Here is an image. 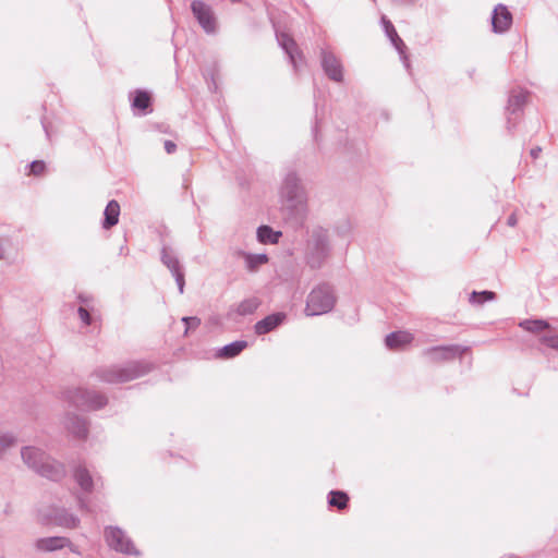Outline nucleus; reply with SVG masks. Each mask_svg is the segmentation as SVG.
I'll use <instances>...</instances> for the list:
<instances>
[{
	"mask_svg": "<svg viewBox=\"0 0 558 558\" xmlns=\"http://www.w3.org/2000/svg\"><path fill=\"white\" fill-rule=\"evenodd\" d=\"M277 40L281 48L284 50V52L288 54L291 64L296 70V56H299L300 53L294 39L291 38L288 34L280 33L277 34Z\"/></svg>",
	"mask_w": 558,
	"mask_h": 558,
	"instance_id": "412c9836",
	"label": "nucleus"
},
{
	"mask_svg": "<svg viewBox=\"0 0 558 558\" xmlns=\"http://www.w3.org/2000/svg\"><path fill=\"white\" fill-rule=\"evenodd\" d=\"M182 322L185 325V333H187L190 329H196L201 326V319L196 316H185L182 318Z\"/></svg>",
	"mask_w": 558,
	"mask_h": 558,
	"instance_id": "2f4dec72",
	"label": "nucleus"
},
{
	"mask_svg": "<svg viewBox=\"0 0 558 558\" xmlns=\"http://www.w3.org/2000/svg\"><path fill=\"white\" fill-rule=\"evenodd\" d=\"M284 319H286L284 313L278 312V313L270 314V315L266 316L265 318L258 320L254 326V330H255L256 335H258V336L266 335V333L272 331L274 329H276L279 325H281Z\"/></svg>",
	"mask_w": 558,
	"mask_h": 558,
	"instance_id": "2eb2a0df",
	"label": "nucleus"
},
{
	"mask_svg": "<svg viewBox=\"0 0 558 558\" xmlns=\"http://www.w3.org/2000/svg\"><path fill=\"white\" fill-rule=\"evenodd\" d=\"M527 97L529 93L523 89H513L510 93L507 106V123L509 130L515 125L517 114L522 111Z\"/></svg>",
	"mask_w": 558,
	"mask_h": 558,
	"instance_id": "f8f14e48",
	"label": "nucleus"
},
{
	"mask_svg": "<svg viewBox=\"0 0 558 558\" xmlns=\"http://www.w3.org/2000/svg\"><path fill=\"white\" fill-rule=\"evenodd\" d=\"M330 250L328 230L323 227L313 228L306 244V260L310 267L320 268L328 258Z\"/></svg>",
	"mask_w": 558,
	"mask_h": 558,
	"instance_id": "20e7f679",
	"label": "nucleus"
},
{
	"mask_svg": "<svg viewBox=\"0 0 558 558\" xmlns=\"http://www.w3.org/2000/svg\"><path fill=\"white\" fill-rule=\"evenodd\" d=\"M65 428L76 438L84 439L87 436V422L85 418L68 414L64 421Z\"/></svg>",
	"mask_w": 558,
	"mask_h": 558,
	"instance_id": "dca6fc26",
	"label": "nucleus"
},
{
	"mask_svg": "<svg viewBox=\"0 0 558 558\" xmlns=\"http://www.w3.org/2000/svg\"><path fill=\"white\" fill-rule=\"evenodd\" d=\"M77 314L81 318V320L85 324V325H90L92 324V316L89 314V311L87 307L85 306H80L77 308Z\"/></svg>",
	"mask_w": 558,
	"mask_h": 558,
	"instance_id": "72a5a7b5",
	"label": "nucleus"
},
{
	"mask_svg": "<svg viewBox=\"0 0 558 558\" xmlns=\"http://www.w3.org/2000/svg\"><path fill=\"white\" fill-rule=\"evenodd\" d=\"M381 22H383V25H384L385 33H386L387 37L390 39L391 44L393 45V47L398 51V53H399V56H400L404 66L409 68L410 64H409L408 56L405 54V49H407L405 44L399 37L395 26L392 25V23L389 20H387L385 16H383L381 17Z\"/></svg>",
	"mask_w": 558,
	"mask_h": 558,
	"instance_id": "ddd939ff",
	"label": "nucleus"
},
{
	"mask_svg": "<svg viewBox=\"0 0 558 558\" xmlns=\"http://www.w3.org/2000/svg\"><path fill=\"white\" fill-rule=\"evenodd\" d=\"M150 95L146 90L137 89L132 100V107L142 111L150 106Z\"/></svg>",
	"mask_w": 558,
	"mask_h": 558,
	"instance_id": "c756f323",
	"label": "nucleus"
},
{
	"mask_svg": "<svg viewBox=\"0 0 558 558\" xmlns=\"http://www.w3.org/2000/svg\"><path fill=\"white\" fill-rule=\"evenodd\" d=\"M517 223H518V219H517L515 214H511V215L508 217L507 225H508L509 227H514V226H517Z\"/></svg>",
	"mask_w": 558,
	"mask_h": 558,
	"instance_id": "ea45409f",
	"label": "nucleus"
},
{
	"mask_svg": "<svg viewBox=\"0 0 558 558\" xmlns=\"http://www.w3.org/2000/svg\"><path fill=\"white\" fill-rule=\"evenodd\" d=\"M257 240L263 244H276L278 243L282 233L280 231H275L269 226H260L256 231Z\"/></svg>",
	"mask_w": 558,
	"mask_h": 558,
	"instance_id": "393cba45",
	"label": "nucleus"
},
{
	"mask_svg": "<svg viewBox=\"0 0 558 558\" xmlns=\"http://www.w3.org/2000/svg\"><path fill=\"white\" fill-rule=\"evenodd\" d=\"M73 477L77 485L81 487V489L84 493H92L95 485L99 482L100 478H97L96 481L93 478L90 472L86 469L84 465H77L74 469Z\"/></svg>",
	"mask_w": 558,
	"mask_h": 558,
	"instance_id": "f3484780",
	"label": "nucleus"
},
{
	"mask_svg": "<svg viewBox=\"0 0 558 558\" xmlns=\"http://www.w3.org/2000/svg\"><path fill=\"white\" fill-rule=\"evenodd\" d=\"M44 129H45V133L48 134V130H47L46 125H44Z\"/></svg>",
	"mask_w": 558,
	"mask_h": 558,
	"instance_id": "a18cd8bd",
	"label": "nucleus"
},
{
	"mask_svg": "<svg viewBox=\"0 0 558 558\" xmlns=\"http://www.w3.org/2000/svg\"><path fill=\"white\" fill-rule=\"evenodd\" d=\"M469 351L468 347L459 344L433 347L424 351V355L432 362L451 361L461 357Z\"/></svg>",
	"mask_w": 558,
	"mask_h": 558,
	"instance_id": "1a4fd4ad",
	"label": "nucleus"
},
{
	"mask_svg": "<svg viewBox=\"0 0 558 558\" xmlns=\"http://www.w3.org/2000/svg\"><path fill=\"white\" fill-rule=\"evenodd\" d=\"M350 231V223L349 222H345L343 228H338V233L344 235L345 233H348Z\"/></svg>",
	"mask_w": 558,
	"mask_h": 558,
	"instance_id": "79ce46f5",
	"label": "nucleus"
},
{
	"mask_svg": "<svg viewBox=\"0 0 558 558\" xmlns=\"http://www.w3.org/2000/svg\"><path fill=\"white\" fill-rule=\"evenodd\" d=\"M46 165L41 160H35L31 162L29 170L34 175H40L45 171Z\"/></svg>",
	"mask_w": 558,
	"mask_h": 558,
	"instance_id": "473e14b6",
	"label": "nucleus"
},
{
	"mask_svg": "<svg viewBox=\"0 0 558 558\" xmlns=\"http://www.w3.org/2000/svg\"><path fill=\"white\" fill-rule=\"evenodd\" d=\"M161 262L174 277L179 292L182 294L184 292V284H185L184 271L180 264V260L178 259L177 255L173 253V251L170 247H168V246L162 247Z\"/></svg>",
	"mask_w": 558,
	"mask_h": 558,
	"instance_id": "9b49d317",
	"label": "nucleus"
},
{
	"mask_svg": "<svg viewBox=\"0 0 558 558\" xmlns=\"http://www.w3.org/2000/svg\"><path fill=\"white\" fill-rule=\"evenodd\" d=\"M104 536L111 549L124 555H140L132 539L119 526H107Z\"/></svg>",
	"mask_w": 558,
	"mask_h": 558,
	"instance_id": "0eeeda50",
	"label": "nucleus"
},
{
	"mask_svg": "<svg viewBox=\"0 0 558 558\" xmlns=\"http://www.w3.org/2000/svg\"><path fill=\"white\" fill-rule=\"evenodd\" d=\"M21 458L28 469L50 481H61L66 474L64 464L50 457L38 447H22Z\"/></svg>",
	"mask_w": 558,
	"mask_h": 558,
	"instance_id": "f03ea898",
	"label": "nucleus"
},
{
	"mask_svg": "<svg viewBox=\"0 0 558 558\" xmlns=\"http://www.w3.org/2000/svg\"><path fill=\"white\" fill-rule=\"evenodd\" d=\"M52 522L58 526L75 529L80 524V519L65 509H56L53 511Z\"/></svg>",
	"mask_w": 558,
	"mask_h": 558,
	"instance_id": "4be33fe9",
	"label": "nucleus"
},
{
	"mask_svg": "<svg viewBox=\"0 0 558 558\" xmlns=\"http://www.w3.org/2000/svg\"><path fill=\"white\" fill-rule=\"evenodd\" d=\"M393 2L400 5H413L415 0H393Z\"/></svg>",
	"mask_w": 558,
	"mask_h": 558,
	"instance_id": "a19ab883",
	"label": "nucleus"
},
{
	"mask_svg": "<svg viewBox=\"0 0 558 558\" xmlns=\"http://www.w3.org/2000/svg\"><path fill=\"white\" fill-rule=\"evenodd\" d=\"M542 342L549 348L558 349V335H547L542 338Z\"/></svg>",
	"mask_w": 558,
	"mask_h": 558,
	"instance_id": "f704fd0d",
	"label": "nucleus"
},
{
	"mask_svg": "<svg viewBox=\"0 0 558 558\" xmlns=\"http://www.w3.org/2000/svg\"><path fill=\"white\" fill-rule=\"evenodd\" d=\"M413 340L412 333L408 331H395L386 336L385 344L391 350H400Z\"/></svg>",
	"mask_w": 558,
	"mask_h": 558,
	"instance_id": "aec40b11",
	"label": "nucleus"
},
{
	"mask_svg": "<svg viewBox=\"0 0 558 558\" xmlns=\"http://www.w3.org/2000/svg\"><path fill=\"white\" fill-rule=\"evenodd\" d=\"M245 260V266L250 271H256L262 265L268 263L266 254L241 253Z\"/></svg>",
	"mask_w": 558,
	"mask_h": 558,
	"instance_id": "bb28decb",
	"label": "nucleus"
},
{
	"mask_svg": "<svg viewBox=\"0 0 558 558\" xmlns=\"http://www.w3.org/2000/svg\"><path fill=\"white\" fill-rule=\"evenodd\" d=\"M151 369V365L146 362H130L125 365H113L99 368L96 372L97 377L108 384H122L136 379Z\"/></svg>",
	"mask_w": 558,
	"mask_h": 558,
	"instance_id": "7ed1b4c3",
	"label": "nucleus"
},
{
	"mask_svg": "<svg viewBox=\"0 0 558 558\" xmlns=\"http://www.w3.org/2000/svg\"><path fill=\"white\" fill-rule=\"evenodd\" d=\"M520 327L526 331L538 333L549 328V324L544 319H525L520 323Z\"/></svg>",
	"mask_w": 558,
	"mask_h": 558,
	"instance_id": "cd10ccee",
	"label": "nucleus"
},
{
	"mask_svg": "<svg viewBox=\"0 0 558 558\" xmlns=\"http://www.w3.org/2000/svg\"><path fill=\"white\" fill-rule=\"evenodd\" d=\"M63 397L71 405L82 410H98L108 402L105 395L83 388L68 389Z\"/></svg>",
	"mask_w": 558,
	"mask_h": 558,
	"instance_id": "423d86ee",
	"label": "nucleus"
},
{
	"mask_svg": "<svg viewBox=\"0 0 558 558\" xmlns=\"http://www.w3.org/2000/svg\"><path fill=\"white\" fill-rule=\"evenodd\" d=\"M68 547L70 548V550H71L72 553L80 554V551H78L77 547H76V546H74L72 543H71V546H68Z\"/></svg>",
	"mask_w": 558,
	"mask_h": 558,
	"instance_id": "c03bdc74",
	"label": "nucleus"
},
{
	"mask_svg": "<svg viewBox=\"0 0 558 558\" xmlns=\"http://www.w3.org/2000/svg\"><path fill=\"white\" fill-rule=\"evenodd\" d=\"M512 24V14L504 4H498L493 12L492 26L495 33H505Z\"/></svg>",
	"mask_w": 558,
	"mask_h": 558,
	"instance_id": "4468645a",
	"label": "nucleus"
},
{
	"mask_svg": "<svg viewBox=\"0 0 558 558\" xmlns=\"http://www.w3.org/2000/svg\"><path fill=\"white\" fill-rule=\"evenodd\" d=\"M260 305L259 299L252 296L241 301L234 307H231L227 314L228 318H233L234 314L240 316L252 315Z\"/></svg>",
	"mask_w": 558,
	"mask_h": 558,
	"instance_id": "6ab92c4d",
	"label": "nucleus"
},
{
	"mask_svg": "<svg viewBox=\"0 0 558 558\" xmlns=\"http://www.w3.org/2000/svg\"><path fill=\"white\" fill-rule=\"evenodd\" d=\"M231 2H240L241 0H230Z\"/></svg>",
	"mask_w": 558,
	"mask_h": 558,
	"instance_id": "49530a36",
	"label": "nucleus"
},
{
	"mask_svg": "<svg viewBox=\"0 0 558 558\" xmlns=\"http://www.w3.org/2000/svg\"><path fill=\"white\" fill-rule=\"evenodd\" d=\"M19 439L15 433L0 430V460H4L8 453L17 446Z\"/></svg>",
	"mask_w": 558,
	"mask_h": 558,
	"instance_id": "5701e85b",
	"label": "nucleus"
},
{
	"mask_svg": "<svg viewBox=\"0 0 558 558\" xmlns=\"http://www.w3.org/2000/svg\"><path fill=\"white\" fill-rule=\"evenodd\" d=\"M336 303L332 288L327 284H319L314 288L306 301L305 313L307 316H318L330 312Z\"/></svg>",
	"mask_w": 558,
	"mask_h": 558,
	"instance_id": "39448f33",
	"label": "nucleus"
},
{
	"mask_svg": "<svg viewBox=\"0 0 558 558\" xmlns=\"http://www.w3.org/2000/svg\"><path fill=\"white\" fill-rule=\"evenodd\" d=\"M102 228L110 229L119 222L120 205L117 201H110L104 211Z\"/></svg>",
	"mask_w": 558,
	"mask_h": 558,
	"instance_id": "b1692460",
	"label": "nucleus"
},
{
	"mask_svg": "<svg viewBox=\"0 0 558 558\" xmlns=\"http://www.w3.org/2000/svg\"><path fill=\"white\" fill-rule=\"evenodd\" d=\"M36 548L40 551H56L71 546V541L63 536H51L37 539Z\"/></svg>",
	"mask_w": 558,
	"mask_h": 558,
	"instance_id": "a211bd4d",
	"label": "nucleus"
},
{
	"mask_svg": "<svg viewBox=\"0 0 558 558\" xmlns=\"http://www.w3.org/2000/svg\"><path fill=\"white\" fill-rule=\"evenodd\" d=\"M280 210L284 222L294 230L302 229L308 217L305 186L294 170H288L279 187Z\"/></svg>",
	"mask_w": 558,
	"mask_h": 558,
	"instance_id": "f257e3e1",
	"label": "nucleus"
},
{
	"mask_svg": "<svg viewBox=\"0 0 558 558\" xmlns=\"http://www.w3.org/2000/svg\"><path fill=\"white\" fill-rule=\"evenodd\" d=\"M496 299V293L493 292V291H481V292H476V291H473L470 295V303L472 304H477V305H482L483 303L487 302V301H493Z\"/></svg>",
	"mask_w": 558,
	"mask_h": 558,
	"instance_id": "7c9ffc66",
	"label": "nucleus"
},
{
	"mask_svg": "<svg viewBox=\"0 0 558 558\" xmlns=\"http://www.w3.org/2000/svg\"><path fill=\"white\" fill-rule=\"evenodd\" d=\"M247 347V342L240 340L234 341L232 343H229L225 347H222L219 351L217 356L221 359H231L236 355H239L245 348Z\"/></svg>",
	"mask_w": 558,
	"mask_h": 558,
	"instance_id": "a878e982",
	"label": "nucleus"
},
{
	"mask_svg": "<svg viewBox=\"0 0 558 558\" xmlns=\"http://www.w3.org/2000/svg\"><path fill=\"white\" fill-rule=\"evenodd\" d=\"M78 300L82 303L81 306H85L88 308L89 304L93 302V298L84 294L78 295Z\"/></svg>",
	"mask_w": 558,
	"mask_h": 558,
	"instance_id": "4c0bfd02",
	"label": "nucleus"
},
{
	"mask_svg": "<svg viewBox=\"0 0 558 558\" xmlns=\"http://www.w3.org/2000/svg\"><path fill=\"white\" fill-rule=\"evenodd\" d=\"M320 64L329 80L341 83L343 81V66L339 58L333 52L322 49Z\"/></svg>",
	"mask_w": 558,
	"mask_h": 558,
	"instance_id": "9d476101",
	"label": "nucleus"
},
{
	"mask_svg": "<svg viewBox=\"0 0 558 558\" xmlns=\"http://www.w3.org/2000/svg\"><path fill=\"white\" fill-rule=\"evenodd\" d=\"M77 501H78V506H80L81 510L86 511V512H92V509H89L87 500L84 497L80 496L77 498Z\"/></svg>",
	"mask_w": 558,
	"mask_h": 558,
	"instance_id": "e433bc0d",
	"label": "nucleus"
},
{
	"mask_svg": "<svg viewBox=\"0 0 558 558\" xmlns=\"http://www.w3.org/2000/svg\"><path fill=\"white\" fill-rule=\"evenodd\" d=\"M9 242L4 239H0V259H4L8 256Z\"/></svg>",
	"mask_w": 558,
	"mask_h": 558,
	"instance_id": "c9c22d12",
	"label": "nucleus"
},
{
	"mask_svg": "<svg viewBox=\"0 0 558 558\" xmlns=\"http://www.w3.org/2000/svg\"><path fill=\"white\" fill-rule=\"evenodd\" d=\"M165 150L168 154H173L177 150V145L172 141H166L165 142Z\"/></svg>",
	"mask_w": 558,
	"mask_h": 558,
	"instance_id": "58836bf2",
	"label": "nucleus"
},
{
	"mask_svg": "<svg viewBox=\"0 0 558 558\" xmlns=\"http://www.w3.org/2000/svg\"><path fill=\"white\" fill-rule=\"evenodd\" d=\"M349 501L348 495L342 490H331L328 497V504L331 507H336L342 510L347 507Z\"/></svg>",
	"mask_w": 558,
	"mask_h": 558,
	"instance_id": "c85d7f7f",
	"label": "nucleus"
},
{
	"mask_svg": "<svg viewBox=\"0 0 558 558\" xmlns=\"http://www.w3.org/2000/svg\"><path fill=\"white\" fill-rule=\"evenodd\" d=\"M541 151H542V148L537 146V147L532 148L530 154H531L532 158L536 159L539 156Z\"/></svg>",
	"mask_w": 558,
	"mask_h": 558,
	"instance_id": "37998d69",
	"label": "nucleus"
},
{
	"mask_svg": "<svg viewBox=\"0 0 558 558\" xmlns=\"http://www.w3.org/2000/svg\"><path fill=\"white\" fill-rule=\"evenodd\" d=\"M191 10L199 26L206 34H216L217 19L209 4L201 0H194L191 3Z\"/></svg>",
	"mask_w": 558,
	"mask_h": 558,
	"instance_id": "6e6552de",
	"label": "nucleus"
}]
</instances>
